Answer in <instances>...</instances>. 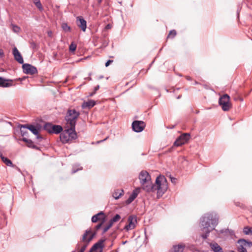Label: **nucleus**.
<instances>
[{
    "mask_svg": "<svg viewBox=\"0 0 252 252\" xmlns=\"http://www.w3.org/2000/svg\"><path fill=\"white\" fill-rule=\"evenodd\" d=\"M68 133L70 140L77 138V133L75 131V126H70V127L66 129Z\"/></svg>",
    "mask_w": 252,
    "mask_h": 252,
    "instance_id": "obj_16",
    "label": "nucleus"
},
{
    "mask_svg": "<svg viewBox=\"0 0 252 252\" xmlns=\"http://www.w3.org/2000/svg\"><path fill=\"white\" fill-rule=\"evenodd\" d=\"M103 78V76H100V77H99V78H100V79H101V78Z\"/></svg>",
    "mask_w": 252,
    "mask_h": 252,
    "instance_id": "obj_51",
    "label": "nucleus"
},
{
    "mask_svg": "<svg viewBox=\"0 0 252 252\" xmlns=\"http://www.w3.org/2000/svg\"><path fill=\"white\" fill-rule=\"evenodd\" d=\"M76 45L74 42H72L69 45V51L71 52H74L76 49Z\"/></svg>",
    "mask_w": 252,
    "mask_h": 252,
    "instance_id": "obj_36",
    "label": "nucleus"
},
{
    "mask_svg": "<svg viewBox=\"0 0 252 252\" xmlns=\"http://www.w3.org/2000/svg\"><path fill=\"white\" fill-rule=\"evenodd\" d=\"M60 139L63 143H68L70 141L69 137L66 129L60 134Z\"/></svg>",
    "mask_w": 252,
    "mask_h": 252,
    "instance_id": "obj_19",
    "label": "nucleus"
},
{
    "mask_svg": "<svg viewBox=\"0 0 252 252\" xmlns=\"http://www.w3.org/2000/svg\"><path fill=\"white\" fill-rule=\"evenodd\" d=\"M12 31L15 33H18L20 31V28L17 25L11 24Z\"/></svg>",
    "mask_w": 252,
    "mask_h": 252,
    "instance_id": "obj_34",
    "label": "nucleus"
},
{
    "mask_svg": "<svg viewBox=\"0 0 252 252\" xmlns=\"http://www.w3.org/2000/svg\"><path fill=\"white\" fill-rule=\"evenodd\" d=\"M21 128H27L30 130L33 134L36 135V138L37 139H42V137L38 134L39 131L40 129L39 127L34 126L32 125L27 124L21 125Z\"/></svg>",
    "mask_w": 252,
    "mask_h": 252,
    "instance_id": "obj_6",
    "label": "nucleus"
},
{
    "mask_svg": "<svg viewBox=\"0 0 252 252\" xmlns=\"http://www.w3.org/2000/svg\"><path fill=\"white\" fill-rule=\"evenodd\" d=\"M176 35V32L175 30H173L170 32L168 37H169L171 36L172 38H173Z\"/></svg>",
    "mask_w": 252,
    "mask_h": 252,
    "instance_id": "obj_37",
    "label": "nucleus"
},
{
    "mask_svg": "<svg viewBox=\"0 0 252 252\" xmlns=\"http://www.w3.org/2000/svg\"><path fill=\"white\" fill-rule=\"evenodd\" d=\"M0 158L2 161L7 166H13V164L11 161L8 158L4 157L2 155H0Z\"/></svg>",
    "mask_w": 252,
    "mask_h": 252,
    "instance_id": "obj_27",
    "label": "nucleus"
},
{
    "mask_svg": "<svg viewBox=\"0 0 252 252\" xmlns=\"http://www.w3.org/2000/svg\"><path fill=\"white\" fill-rule=\"evenodd\" d=\"M95 234L96 233L92 232L91 229L86 230L82 238L83 243H78L76 245V249H79L81 247L79 252H84L88 244L92 240Z\"/></svg>",
    "mask_w": 252,
    "mask_h": 252,
    "instance_id": "obj_3",
    "label": "nucleus"
},
{
    "mask_svg": "<svg viewBox=\"0 0 252 252\" xmlns=\"http://www.w3.org/2000/svg\"><path fill=\"white\" fill-rule=\"evenodd\" d=\"M52 34V32H48V35L49 36H51Z\"/></svg>",
    "mask_w": 252,
    "mask_h": 252,
    "instance_id": "obj_45",
    "label": "nucleus"
},
{
    "mask_svg": "<svg viewBox=\"0 0 252 252\" xmlns=\"http://www.w3.org/2000/svg\"><path fill=\"white\" fill-rule=\"evenodd\" d=\"M53 125L50 123H46L44 126V129L49 133H52V127Z\"/></svg>",
    "mask_w": 252,
    "mask_h": 252,
    "instance_id": "obj_28",
    "label": "nucleus"
},
{
    "mask_svg": "<svg viewBox=\"0 0 252 252\" xmlns=\"http://www.w3.org/2000/svg\"><path fill=\"white\" fill-rule=\"evenodd\" d=\"M52 133L58 134L63 130V128L59 125H53L52 127Z\"/></svg>",
    "mask_w": 252,
    "mask_h": 252,
    "instance_id": "obj_26",
    "label": "nucleus"
},
{
    "mask_svg": "<svg viewBox=\"0 0 252 252\" xmlns=\"http://www.w3.org/2000/svg\"><path fill=\"white\" fill-rule=\"evenodd\" d=\"M82 169V168L81 167L80 168L75 169L73 167V169L72 170V173L74 174V173H76L77 171H78L79 170H81Z\"/></svg>",
    "mask_w": 252,
    "mask_h": 252,
    "instance_id": "obj_40",
    "label": "nucleus"
},
{
    "mask_svg": "<svg viewBox=\"0 0 252 252\" xmlns=\"http://www.w3.org/2000/svg\"><path fill=\"white\" fill-rule=\"evenodd\" d=\"M79 115V113L75 110H69L67 111V115L65 117V120L67 123L70 126H75L76 120Z\"/></svg>",
    "mask_w": 252,
    "mask_h": 252,
    "instance_id": "obj_5",
    "label": "nucleus"
},
{
    "mask_svg": "<svg viewBox=\"0 0 252 252\" xmlns=\"http://www.w3.org/2000/svg\"><path fill=\"white\" fill-rule=\"evenodd\" d=\"M219 103L224 111H228L232 107L230 102V97L227 94H223L220 97Z\"/></svg>",
    "mask_w": 252,
    "mask_h": 252,
    "instance_id": "obj_4",
    "label": "nucleus"
},
{
    "mask_svg": "<svg viewBox=\"0 0 252 252\" xmlns=\"http://www.w3.org/2000/svg\"><path fill=\"white\" fill-rule=\"evenodd\" d=\"M187 79L188 80H191V78L189 76H187L186 77Z\"/></svg>",
    "mask_w": 252,
    "mask_h": 252,
    "instance_id": "obj_47",
    "label": "nucleus"
},
{
    "mask_svg": "<svg viewBox=\"0 0 252 252\" xmlns=\"http://www.w3.org/2000/svg\"><path fill=\"white\" fill-rule=\"evenodd\" d=\"M121 219V216L119 214L116 215L112 219H111L109 221L110 222H112V223L113 224L114 222H117L118 220H120Z\"/></svg>",
    "mask_w": 252,
    "mask_h": 252,
    "instance_id": "obj_30",
    "label": "nucleus"
},
{
    "mask_svg": "<svg viewBox=\"0 0 252 252\" xmlns=\"http://www.w3.org/2000/svg\"><path fill=\"white\" fill-rule=\"evenodd\" d=\"M174 127H175V126H171L170 127H168L167 128H171V129H172V128H173Z\"/></svg>",
    "mask_w": 252,
    "mask_h": 252,
    "instance_id": "obj_46",
    "label": "nucleus"
},
{
    "mask_svg": "<svg viewBox=\"0 0 252 252\" xmlns=\"http://www.w3.org/2000/svg\"><path fill=\"white\" fill-rule=\"evenodd\" d=\"M209 246L214 252H223L222 249L216 242L209 243Z\"/></svg>",
    "mask_w": 252,
    "mask_h": 252,
    "instance_id": "obj_20",
    "label": "nucleus"
},
{
    "mask_svg": "<svg viewBox=\"0 0 252 252\" xmlns=\"http://www.w3.org/2000/svg\"><path fill=\"white\" fill-rule=\"evenodd\" d=\"M123 190L116 189L113 193V197L115 199H118L123 195Z\"/></svg>",
    "mask_w": 252,
    "mask_h": 252,
    "instance_id": "obj_25",
    "label": "nucleus"
},
{
    "mask_svg": "<svg viewBox=\"0 0 252 252\" xmlns=\"http://www.w3.org/2000/svg\"><path fill=\"white\" fill-rule=\"evenodd\" d=\"M238 244H239L238 247V251L239 252H247L246 247H252V242L243 239L239 240Z\"/></svg>",
    "mask_w": 252,
    "mask_h": 252,
    "instance_id": "obj_8",
    "label": "nucleus"
},
{
    "mask_svg": "<svg viewBox=\"0 0 252 252\" xmlns=\"http://www.w3.org/2000/svg\"><path fill=\"white\" fill-rule=\"evenodd\" d=\"M62 28L63 30L65 32H70L71 30L70 27L68 26L66 23H63L62 24Z\"/></svg>",
    "mask_w": 252,
    "mask_h": 252,
    "instance_id": "obj_29",
    "label": "nucleus"
},
{
    "mask_svg": "<svg viewBox=\"0 0 252 252\" xmlns=\"http://www.w3.org/2000/svg\"><path fill=\"white\" fill-rule=\"evenodd\" d=\"M145 124L141 121H134L132 124V129L136 132H141L145 127Z\"/></svg>",
    "mask_w": 252,
    "mask_h": 252,
    "instance_id": "obj_12",
    "label": "nucleus"
},
{
    "mask_svg": "<svg viewBox=\"0 0 252 252\" xmlns=\"http://www.w3.org/2000/svg\"><path fill=\"white\" fill-rule=\"evenodd\" d=\"M102 141H103L102 140V141H98L97 142L99 143H100Z\"/></svg>",
    "mask_w": 252,
    "mask_h": 252,
    "instance_id": "obj_52",
    "label": "nucleus"
},
{
    "mask_svg": "<svg viewBox=\"0 0 252 252\" xmlns=\"http://www.w3.org/2000/svg\"><path fill=\"white\" fill-rule=\"evenodd\" d=\"M105 220L104 214L103 212L101 211L96 215L93 216L92 218V221L93 222H96L98 220H102L104 222Z\"/></svg>",
    "mask_w": 252,
    "mask_h": 252,
    "instance_id": "obj_17",
    "label": "nucleus"
},
{
    "mask_svg": "<svg viewBox=\"0 0 252 252\" xmlns=\"http://www.w3.org/2000/svg\"><path fill=\"white\" fill-rule=\"evenodd\" d=\"M244 233L246 235L252 234V227H245L243 229Z\"/></svg>",
    "mask_w": 252,
    "mask_h": 252,
    "instance_id": "obj_31",
    "label": "nucleus"
},
{
    "mask_svg": "<svg viewBox=\"0 0 252 252\" xmlns=\"http://www.w3.org/2000/svg\"><path fill=\"white\" fill-rule=\"evenodd\" d=\"M127 221L128 224L124 228L126 231L133 229L135 227L137 223V217L135 216H129L128 218Z\"/></svg>",
    "mask_w": 252,
    "mask_h": 252,
    "instance_id": "obj_9",
    "label": "nucleus"
},
{
    "mask_svg": "<svg viewBox=\"0 0 252 252\" xmlns=\"http://www.w3.org/2000/svg\"><path fill=\"white\" fill-rule=\"evenodd\" d=\"M104 240L101 239L97 243L94 244L90 249V251L96 252H103V248L104 247L103 242Z\"/></svg>",
    "mask_w": 252,
    "mask_h": 252,
    "instance_id": "obj_13",
    "label": "nucleus"
},
{
    "mask_svg": "<svg viewBox=\"0 0 252 252\" xmlns=\"http://www.w3.org/2000/svg\"><path fill=\"white\" fill-rule=\"evenodd\" d=\"M220 233H223V230H220Z\"/></svg>",
    "mask_w": 252,
    "mask_h": 252,
    "instance_id": "obj_50",
    "label": "nucleus"
},
{
    "mask_svg": "<svg viewBox=\"0 0 252 252\" xmlns=\"http://www.w3.org/2000/svg\"><path fill=\"white\" fill-rule=\"evenodd\" d=\"M95 93H95V92H94V91L93 92L91 93L90 94V95H90V96H93V95H94Z\"/></svg>",
    "mask_w": 252,
    "mask_h": 252,
    "instance_id": "obj_44",
    "label": "nucleus"
},
{
    "mask_svg": "<svg viewBox=\"0 0 252 252\" xmlns=\"http://www.w3.org/2000/svg\"><path fill=\"white\" fill-rule=\"evenodd\" d=\"M113 62L112 60H108L106 63H105V66L107 67L110 64Z\"/></svg>",
    "mask_w": 252,
    "mask_h": 252,
    "instance_id": "obj_39",
    "label": "nucleus"
},
{
    "mask_svg": "<svg viewBox=\"0 0 252 252\" xmlns=\"http://www.w3.org/2000/svg\"><path fill=\"white\" fill-rule=\"evenodd\" d=\"M190 138V134L185 133L181 135L174 142V145L177 147L182 146L187 143Z\"/></svg>",
    "mask_w": 252,
    "mask_h": 252,
    "instance_id": "obj_7",
    "label": "nucleus"
},
{
    "mask_svg": "<svg viewBox=\"0 0 252 252\" xmlns=\"http://www.w3.org/2000/svg\"><path fill=\"white\" fill-rule=\"evenodd\" d=\"M103 221H102L101 223L98 224L96 226H95V229L96 230H98L102 226V224H103Z\"/></svg>",
    "mask_w": 252,
    "mask_h": 252,
    "instance_id": "obj_38",
    "label": "nucleus"
},
{
    "mask_svg": "<svg viewBox=\"0 0 252 252\" xmlns=\"http://www.w3.org/2000/svg\"><path fill=\"white\" fill-rule=\"evenodd\" d=\"M109 26H110V25H108L107 26V27L108 28H109Z\"/></svg>",
    "mask_w": 252,
    "mask_h": 252,
    "instance_id": "obj_53",
    "label": "nucleus"
},
{
    "mask_svg": "<svg viewBox=\"0 0 252 252\" xmlns=\"http://www.w3.org/2000/svg\"><path fill=\"white\" fill-rule=\"evenodd\" d=\"M34 4L40 11L43 10V7L39 0H36V1H35Z\"/></svg>",
    "mask_w": 252,
    "mask_h": 252,
    "instance_id": "obj_33",
    "label": "nucleus"
},
{
    "mask_svg": "<svg viewBox=\"0 0 252 252\" xmlns=\"http://www.w3.org/2000/svg\"><path fill=\"white\" fill-rule=\"evenodd\" d=\"M218 223V218L214 213H206L200 219V229L202 233L200 236L203 239H206L210 233L214 230Z\"/></svg>",
    "mask_w": 252,
    "mask_h": 252,
    "instance_id": "obj_1",
    "label": "nucleus"
},
{
    "mask_svg": "<svg viewBox=\"0 0 252 252\" xmlns=\"http://www.w3.org/2000/svg\"><path fill=\"white\" fill-rule=\"evenodd\" d=\"M20 131L22 136H27L28 134L27 128H21V125L20 126Z\"/></svg>",
    "mask_w": 252,
    "mask_h": 252,
    "instance_id": "obj_35",
    "label": "nucleus"
},
{
    "mask_svg": "<svg viewBox=\"0 0 252 252\" xmlns=\"http://www.w3.org/2000/svg\"><path fill=\"white\" fill-rule=\"evenodd\" d=\"M139 179L141 185H144L146 183H150L151 177L148 172L143 170L139 174Z\"/></svg>",
    "mask_w": 252,
    "mask_h": 252,
    "instance_id": "obj_10",
    "label": "nucleus"
},
{
    "mask_svg": "<svg viewBox=\"0 0 252 252\" xmlns=\"http://www.w3.org/2000/svg\"><path fill=\"white\" fill-rule=\"evenodd\" d=\"M99 3H101L102 1V0H97Z\"/></svg>",
    "mask_w": 252,
    "mask_h": 252,
    "instance_id": "obj_48",
    "label": "nucleus"
},
{
    "mask_svg": "<svg viewBox=\"0 0 252 252\" xmlns=\"http://www.w3.org/2000/svg\"><path fill=\"white\" fill-rule=\"evenodd\" d=\"M22 68L23 72L27 74L33 75L37 73V68L29 63H23Z\"/></svg>",
    "mask_w": 252,
    "mask_h": 252,
    "instance_id": "obj_11",
    "label": "nucleus"
},
{
    "mask_svg": "<svg viewBox=\"0 0 252 252\" xmlns=\"http://www.w3.org/2000/svg\"><path fill=\"white\" fill-rule=\"evenodd\" d=\"M77 24L83 32L86 31L87 28L86 21L82 17L79 16L77 18Z\"/></svg>",
    "mask_w": 252,
    "mask_h": 252,
    "instance_id": "obj_15",
    "label": "nucleus"
},
{
    "mask_svg": "<svg viewBox=\"0 0 252 252\" xmlns=\"http://www.w3.org/2000/svg\"><path fill=\"white\" fill-rule=\"evenodd\" d=\"M181 97V95H179L178 97H177V99H179Z\"/></svg>",
    "mask_w": 252,
    "mask_h": 252,
    "instance_id": "obj_49",
    "label": "nucleus"
},
{
    "mask_svg": "<svg viewBox=\"0 0 252 252\" xmlns=\"http://www.w3.org/2000/svg\"><path fill=\"white\" fill-rule=\"evenodd\" d=\"M100 87L99 85H97L96 86H95L94 88V92H96V91L99 89Z\"/></svg>",
    "mask_w": 252,
    "mask_h": 252,
    "instance_id": "obj_41",
    "label": "nucleus"
},
{
    "mask_svg": "<svg viewBox=\"0 0 252 252\" xmlns=\"http://www.w3.org/2000/svg\"><path fill=\"white\" fill-rule=\"evenodd\" d=\"M113 225L112 222L109 221L108 224H107L104 227L103 229V233H106Z\"/></svg>",
    "mask_w": 252,
    "mask_h": 252,
    "instance_id": "obj_32",
    "label": "nucleus"
},
{
    "mask_svg": "<svg viewBox=\"0 0 252 252\" xmlns=\"http://www.w3.org/2000/svg\"><path fill=\"white\" fill-rule=\"evenodd\" d=\"M12 80L6 79L0 77V87H9L12 85Z\"/></svg>",
    "mask_w": 252,
    "mask_h": 252,
    "instance_id": "obj_18",
    "label": "nucleus"
},
{
    "mask_svg": "<svg viewBox=\"0 0 252 252\" xmlns=\"http://www.w3.org/2000/svg\"><path fill=\"white\" fill-rule=\"evenodd\" d=\"M185 246L182 245L174 246L170 252H183Z\"/></svg>",
    "mask_w": 252,
    "mask_h": 252,
    "instance_id": "obj_24",
    "label": "nucleus"
},
{
    "mask_svg": "<svg viewBox=\"0 0 252 252\" xmlns=\"http://www.w3.org/2000/svg\"><path fill=\"white\" fill-rule=\"evenodd\" d=\"M230 252H235L233 251H230Z\"/></svg>",
    "mask_w": 252,
    "mask_h": 252,
    "instance_id": "obj_54",
    "label": "nucleus"
},
{
    "mask_svg": "<svg viewBox=\"0 0 252 252\" xmlns=\"http://www.w3.org/2000/svg\"><path fill=\"white\" fill-rule=\"evenodd\" d=\"M31 45L33 48H35L36 47V44L33 42L31 43Z\"/></svg>",
    "mask_w": 252,
    "mask_h": 252,
    "instance_id": "obj_43",
    "label": "nucleus"
},
{
    "mask_svg": "<svg viewBox=\"0 0 252 252\" xmlns=\"http://www.w3.org/2000/svg\"><path fill=\"white\" fill-rule=\"evenodd\" d=\"M141 186L142 189L147 192L157 190L158 197L161 196L167 189L165 178L160 175L157 177L155 185L152 184V181H150V183H146Z\"/></svg>",
    "mask_w": 252,
    "mask_h": 252,
    "instance_id": "obj_2",
    "label": "nucleus"
},
{
    "mask_svg": "<svg viewBox=\"0 0 252 252\" xmlns=\"http://www.w3.org/2000/svg\"><path fill=\"white\" fill-rule=\"evenodd\" d=\"M170 179H171V181L173 183H176V179L175 178H173V177H170Z\"/></svg>",
    "mask_w": 252,
    "mask_h": 252,
    "instance_id": "obj_42",
    "label": "nucleus"
},
{
    "mask_svg": "<svg viewBox=\"0 0 252 252\" xmlns=\"http://www.w3.org/2000/svg\"><path fill=\"white\" fill-rule=\"evenodd\" d=\"M139 190L140 188H137L135 190H134L132 194L130 195L129 198L127 199L126 203L129 204L131 202H132L137 197L138 193L139 192Z\"/></svg>",
    "mask_w": 252,
    "mask_h": 252,
    "instance_id": "obj_21",
    "label": "nucleus"
},
{
    "mask_svg": "<svg viewBox=\"0 0 252 252\" xmlns=\"http://www.w3.org/2000/svg\"><path fill=\"white\" fill-rule=\"evenodd\" d=\"M13 55L15 60L17 62L20 64H23L24 61L23 57L16 47H14L13 49Z\"/></svg>",
    "mask_w": 252,
    "mask_h": 252,
    "instance_id": "obj_14",
    "label": "nucleus"
},
{
    "mask_svg": "<svg viewBox=\"0 0 252 252\" xmlns=\"http://www.w3.org/2000/svg\"><path fill=\"white\" fill-rule=\"evenodd\" d=\"M95 105V101L93 100H90L88 101L84 102L82 104V107L83 109H85L86 108H91L94 107Z\"/></svg>",
    "mask_w": 252,
    "mask_h": 252,
    "instance_id": "obj_22",
    "label": "nucleus"
},
{
    "mask_svg": "<svg viewBox=\"0 0 252 252\" xmlns=\"http://www.w3.org/2000/svg\"><path fill=\"white\" fill-rule=\"evenodd\" d=\"M22 141L27 143V145L28 147L36 149H38L37 146L33 144V142L31 140L29 139L26 137H23L22 138Z\"/></svg>",
    "mask_w": 252,
    "mask_h": 252,
    "instance_id": "obj_23",
    "label": "nucleus"
}]
</instances>
